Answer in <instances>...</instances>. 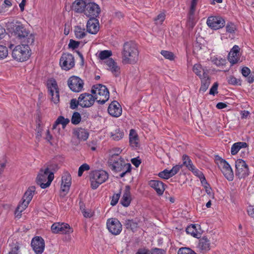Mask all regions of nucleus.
Instances as JSON below:
<instances>
[{"label": "nucleus", "instance_id": "obj_49", "mask_svg": "<svg viewBox=\"0 0 254 254\" xmlns=\"http://www.w3.org/2000/svg\"><path fill=\"white\" fill-rule=\"evenodd\" d=\"M80 101H79V98L78 100L75 98H73L70 102V108L71 109H75L77 108L78 106H80Z\"/></svg>", "mask_w": 254, "mask_h": 254}, {"label": "nucleus", "instance_id": "obj_43", "mask_svg": "<svg viewBox=\"0 0 254 254\" xmlns=\"http://www.w3.org/2000/svg\"><path fill=\"white\" fill-rule=\"evenodd\" d=\"M166 15L164 13L162 12L159 14L154 19L155 23L156 25H162L163 21L165 19Z\"/></svg>", "mask_w": 254, "mask_h": 254}, {"label": "nucleus", "instance_id": "obj_60", "mask_svg": "<svg viewBox=\"0 0 254 254\" xmlns=\"http://www.w3.org/2000/svg\"><path fill=\"white\" fill-rule=\"evenodd\" d=\"M131 162L136 167H138L141 163V160L139 159V157L134 158L131 159Z\"/></svg>", "mask_w": 254, "mask_h": 254}, {"label": "nucleus", "instance_id": "obj_41", "mask_svg": "<svg viewBox=\"0 0 254 254\" xmlns=\"http://www.w3.org/2000/svg\"><path fill=\"white\" fill-rule=\"evenodd\" d=\"M195 11H189L188 13V22L189 26L191 27H193L195 23Z\"/></svg>", "mask_w": 254, "mask_h": 254}, {"label": "nucleus", "instance_id": "obj_13", "mask_svg": "<svg viewBox=\"0 0 254 254\" xmlns=\"http://www.w3.org/2000/svg\"><path fill=\"white\" fill-rule=\"evenodd\" d=\"M71 184V177L70 174L66 172L62 177L61 191L60 196L64 197L68 193Z\"/></svg>", "mask_w": 254, "mask_h": 254}, {"label": "nucleus", "instance_id": "obj_58", "mask_svg": "<svg viewBox=\"0 0 254 254\" xmlns=\"http://www.w3.org/2000/svg\"><path fill=\"white\" fill-rule=\"evenodd\" d=\"M190 171H191L195 176L199 178V179H200L201 177H202V176L204 175L201 171H199L197 169H196L195 167H194V170L192 169Z\"/></svg>", "mask_w": 254, "mask_h": 254}, {"label": "nucleus", "instance_id": "obj_9", "mask_svg": "<svg viewBox=\"0 0 254 254\" xmlns=\"http://www.w3.org/2000/svg\"><path fill=\"white\" fill-rule=\"evenodd\" d=\"M61 68L65 70H68L74 66V59L73 55L69 53H64L60 61Z\"/></svg>", "mask_w": 254, "mask_h": 254}, {"label": "nucleus", "instance_id": "obj_37", "mask_svg": "<svg viewBox=\"0 0 254 254\" xmlns=\"http://www.w3.org/2000/svg\"><path fill=\"white\" fill-rule=\"evenodd\" d=\"M74 34L75 37L77 39H82L85 37L86 33L84 28H81L80 26L74 27Z\"/></svg>", "mask_w": 254, "mask_h": 254}, {"label": "nucleus", "instance_id": "obj_28", "mask_svg": "<svg viewBox=\"0 0 254 254\" xmlns=\"http://www.w3.org/2000/svg\"><path fill=\"white\" fill-rule=\"evenodd\" d=\"M130 189L129 186H126L125 190L121 200V204L125 207L129 206L131 202Z\"/></svg>", "mask_w": 254, "mask_h": 254}, {"label": "nucleus", "instance_id": "obj_33", "mask_svg": "<svg viewBox=\"0 0 254 254\" xmlns=\"http://www.w3.org/2000/svg\"><path fill=\"white\" fill-rule=\"evenodd\" d=\"M205 75L206 76L204 77V78L201 79V86L199 88L200 92H205L208 88L211 83L210 77L208 75V74H205Z\"/></svg>", "mask_w": 254, "mask_h": 254}, {"label": "nucleus", "instance_id": "obj_27", "mask_svg": "<svg viewBox=\"0 0 254 254\" xmlns=\"http://www.w3.org/2000/svg\"><path fill=\"white\" fill-rule=\"evenodd\" d=\"M74 136L81 141L86 140L89 136V133L85 129L81 127H77L73 130Z\"/></svg>", "mask_w": 254, "mask_h": 254}, {"label": "nucleus", "instance_id": "obj_48", "mask_svg": "<svg viewBox=\"0 0 254 254\" xmlns=\"http://www.w3.org/2000/svg\"><path fill=\"white\" fill-rule=\"evenodd\" d=\"M90 169V166L86 163H84L81 165L78 169V176L80 177L85 171H88Z\"/></svg>", "mask_w": 254, "mask_h": 254}, {"label": "nucleus", "instance_id": "obj_30", "mask_svg": "<svg viewBox=\"0 0 254 254\" xmlns=\"http://www.w3.org/2000/svg\"><path fill=\"white\" fill-rule=\"evenodd\" d=\"M198 247L199 249L204 253L210 250V241L206 237L204 236L199 240Z\"/></svg>", "mask_w": 254, "mask_h": 254}, {"label": "nucleus", "instance_id": "obj_6", "mask_svg": "<svg viewBox=\"0 0 254 254\" xmlns=\"http://www.w3.org/2000/svg\"><path fill=\"white\" fill-rule=\"evenodd\" d=\"M54 178L53 172H48L45 169L41 168L37 175L36 183L41 188L46 189L51 185Z\"/></svg>", "mask_w": 254, "mask_h": 254}, {"label": "nucleus", "instance_id": "obj_61", "mask_svg": "<svg viewBox=\"0 0 254 254\" xmlns=\"http://www.w3.org/2000/svg\"><path fill=\"white\" fill-rule=\"evenodd\" d=\"M242 74L245 77L248 76V75L250 74L251 71L250 69L247 67H244L242 69L241 71Z\"/></svg>", "mask_w": 254, "mask_h": 254}, {"label": "nucleus", "instance_id": "obj_56", "mask_svg": "<svg viewBox=\"0 0 254 254\" xmlns=\"http://www.w3.org/2000/svg\"><path fill=\"white\" fill-rule=\"evenodd\" d=\"M238 142L235 143L232 146L231 149V153L232 155L236 154L240 150V148Z\"/></svg>", "mask_w": 254, "mask_h": 254}, {"label": "nucleus", "instance_id": "obj_50", "mask_svg": "<svg viewBox=\"0 0 254 254\" xmlns=\"http://www.w3.org/2000/svg\"><path fill=\"white\" fill-rule=\"evenodd\" d=\"M228 82L229 84L232 85H241V80L237 79L232 75H230L228 77Z\"/></svg>", "mask_w": 254, "mask_h": 254}, {"label": "nucleus", "instance_id": "obj_53", "mask_svg": "<svg viewBox=\"0 0 254 254\" xmlns=\"http://www.w3.org/2000/svg\"><path fill=\"white\" fill-rule=\"evenodd\" d=\"M79 44L80 42L70 39L68 44V47L72 49H75L79 47Z\"/></svg>", "mask_w": 254, "mask_h": 254}, {"label": "nucleus", "instance_id": "obj_55", "mask_svg": "<svg viewBox=\"0 0 254 254\" xmlns=\"http://www.w3.org/2000/svg\"><path fill=\"white\" fill-rule=\"evenodd\" d=\"M138 135L133 137H130L129 138V143L132 147H137L138 145Z\"/></svg>", "mask_w": 254, "mask_h": 254}, {"label": "nucleus", "instance_id": "obj_4", "mask_svg": "<svg viewBox=\"0 0 254 254\" xmlns=\"http://www.w3.org/2000/svg\"><path fill=\"white\" fill-rule=\"evenodd\" d=\"M30 45L22 43L15 47L12 52V56L17 61L24 62L27 60L30 56Z\"/></svg>", "mask_w": 254, "mask_h": 254}, {"label": "nucleus", "instance_id": "obj_10", "mask_svg": "<svg viewBox=\"0 0 254 254\" xmlns=\"http://www.w3.org/2000/svg\"><path fill=\"white\" fill-rule=\"evenodd\" d=\"M107 227L110 233L115 235H119L122 230V225L117 218L108 219Z\"/></svg>", "mask_w": 254, "mask_h": 254}, {"label": "nucleus", "instance_id": "obj_63", "mask_svg": "<svg viewBox=\"0 0 254 254\" xmlns=\"http://www.w3.org/2000/svg\"><path fill=\"white\" fill-rule=\"evenodd\" d=\"M226 61L225 59H221L220 60L216 59L215 61V64L218 65H223L225 64Z\"/></svg>", "mask_w": 254, "mask_h": 254}, {"label": "nucleus", "instance_id": "obj_26", "mask_svg": "<svg viewBox=\"0 0 254 254\" xmlns=\"http://www.w3.org/2000/svg\"><path fill=\"white\" fill-rule=\"evenodd\" d=\"M87 2V0H76L72 4V8L76 12L84 13Z\"/></svg>", "mask_w": 254, "mask_h": 254}, {"label": "nucleus", "instance_id": "obj_57", "mask_svg": "<svg viewBox=\"0 0 254 254\" xmlns=\"http://www.w3.org/2000/svg\"><path fill=\"white\" fill-rule=\"evenodd\" d=\"M218 86V83L217 82H215L213 86L210 89L209 94L211 95H214L216 93H217V89Z\"/></svg>", "mask_w": 254, "mask_h": 254}, {"label": "nucleus", "instance_id": "obj_2", "mask_svg": "<svg viewBox=\"0 0 254 254\" xmlns=\"http://www.w3.org/2000/svg\"><path fill=\"white\" fill-rule=\"evenodd\" d=\"M14 35L21 43L32 45L35 41L34 35L30 34L22 24L15 25L13 27Z\"/></svg>", "mask_w": 254, "mask_h": 254}, {"label": "nucleus", "instance_id": "obj_17", "mask_svg": "<svg viewBox=\"0 0 254 254\" xmlns=\"http://www.w3.org/2000/svg\"><path fill=\"white\" fill-rule=\"evenodd\" d=\"M51 230L54 233H71L73 232L68 224L55 223L51 226Z\"/></svg>", "mask_w": 254, "mask_h": 254}, {"label": "nucleus", "instance_id": "obj_12", "mask_svg": "<svg viewBox=\"0 0 254 254\" xmlns=\"http://www.w3.org/2000/svg\"><path fill=\"white\" fill-rule=\"evenodd\" d=\"M101 12L99 6L94 2H87L84 14L89 18H97Z\"/></svg>", "mask_w": 254, "mask_h": 254}, {"label": "nucleus", "instance_id": "obj_19", "mask_svg": "<svg viewBox=\"0 0 254 254\" xmlns=\"http://www.w3.org/2000/svg\"><path fill=\"white\" fill-rule=\"evenodd\" d=\"M218 167L221 170L225 178L229 181H232L234 177L232 169L229 163L225 160L219 164Z\"/></svg>", "mask_w": 254, "mask_h": 254}, {"label": "nucleus", "instance_id": "obj_47", "mask_svg": "<svg viewBox=\"0 0 254 254\" xmlns=\"http://www.w3.org/2000/svg\"><path fill=\"white\" fill-rule=\"evenodd\" d=\"M178 254H197L190 248H182L179 250Z\"/></svg>", "mask_w": 254, "mask_h": 254}, {"label": "nucleus", "instance_id": "obj_45", "mask_svg": "<svg viewBox=\"0 0 254 254\" xmlns=\"http://www.w3.org/2000/svg\"><path fill=\"white\" fill-rule=\"evenodd\" d=\"M112 53L111 51L104 50L101 51L99 54V58L101 60H107L112 56Z\"/></svg>", "mask_w": 254, "mask_h": 254}, {"label": "nucleus", "instance_id": "obj_32", "mask_svg": "<svg viewBox=\"0 0 254 254\" xmlns=\"http://www.w3.org/2000/svg\"><path fill=\"white\" fill-rule=\"evenodd\" d=\"M36 188L35 186H31L29 187L27 191L24 194L22 200L24 201H26L28 203H30L31 200H32L34 192L35 191Z\"/></svg>", "mask_w": 254, "mask_h": 254}, {"label": "nucleus", "instance_id": "obj_42", "mask_svg": "<svg viewBox=\"0 0 254 254\" xmlns=\"http://www.w3.org/2000/svg\"><path fill=\"white\" fill-rule=\"evenodd\" d=\"M80 114L77 112H74L71 117V122L73 125H77L81 121Z\"/></svg>", "mask_w": 254, "mask_h": 254}, {"label": "nucleus", "instance_id": "obj_46", "mask_svg": "<svg viewBox=\"0 0 254 254\" xmlns=\"http://www.w3.org/2000/svg\"><path fill=\"white\" fill-rule=\"evenodd\" d=\"M203 70H205L202 68L201 65L199 64H195L192 68L193 71L197 75H200V73H202Z\"/></svg>", "mask_w": 254, "mask_h": 254}, {"label": "nucleus", "instance_id": "obj_25", "mask_svg": "<svg viewBox=\"0 0 254 254\" xmlns=\"http://www.w3.org/2000/svg\"><path fill=\"white\" fill-rule=\"evenodd\" d=\"M105 63L108 67V69L110 70L116 76L120 74V68L113 59L109 58L106 60Z\"/></svg>", "mask_w": 254, "mask_h": 254}, {"label": "nucleus", "instance_id": "obj_40", "mask_svg": "<svg viewBox=\"0 0 254 254\" xmlns=\"http://www.w3.org/2000/svg\"><path fill=\"white\" fill-rule=\"evenodd\" d=\"M69 123V120L67 118L65 119L63 116H59L56 120V124H61L63 128H64Z\"/></svg>", "mask_w": 254, "mask_h": 254}, {"label": "nucleus", "instance_id": "obj_15", "mask_svg": "<svg viewBox=\"0 0 254 254\" xmlns=\"http://www.w3.org/2000/svg\"><path fill=\"white\" fill-rule=\"evenodd\" d=\"M31 246L36 254H42L45 249V241L41 237L36 236L32 239Z\"/></svg>", "mask_w": 254, "mask_h": 254}, {"label": "nucleus", "instance_id": "obj_11", "mask_svg": "<svg viewBox=\"0 0 254 254\" xmlns=\"http://www.w3.org/2000/svg\"><path fill=\"white\" fill-rule=\"evenodd\" d=\"M236 175L239 178H244L249 175V168L246 162L242 159L236 161Z\"/></svg>", "mask_w": 254, "mask_h": 254}, {"label": "nucleus", "instance_id": "obj_51", "mask_svg": "<svg viewBox=\"0 0 254 254\" xmlns=\"http://www.w3.org/2000/svg\"><path fill=\"white\" fill-rule=\"evenodd\" d=\"M8 55V50L6 47L0 45V59L6 58Z\"/></svg>", "mask_w": 254, "mask_h": 254}, {"label": "nucleus", "instance_id": "obj_16", "mask_svg": "<svg viewBox=\"0 0 254 254\" xmlns=\"http://www.w3.org/2000/svg\"><path fill=\"white\" fill-rule=\"evenodd\" d=\"M207 24L211 29L217 30L225 26L224 19L219 16H210L207 20Z\"/></svg>", "mask_w": 254, "mask_h": 254}, {"label": "nucleus", "instance_id": "obj_62", "mask_svg": "<svg viewBox=\"0 0 254 254\" xmlns=\"http://www.w3.org/2000/svg\"><path fill=\"white\" fill-rule=\"evenodd\" d=\"M197 0H192L189 11H195Z\"/></svg>", "mask_w": 254, "mask_h": 254}, {"label": "nucleus", "instance_id": "obj_38", "mask_svg": "<svg viewBox=\"0 0 254 254\" xmlns=\"http://www.w3.org/2000/svg\"><path fill=\"white\" fill-rule=\"evenodd\" d=\"M20 244L17 242L13 243L11 245V249L8 254H19Z\"/></svg>", "mask_w": 254, "mask_h": 254}, {"label": "nucleus", "instance_id": "obj_31", "mask_svg": "<svg viewBox=\"0 0 254 254\" xmlns=\"http://www.w3.org/2000/svg\"><path fill=\"white\" fill-rule=\"evenodd\" d=\"M57 158H54L53 160L50 161L49 162L47 163L45 167H46L45 169L46 171L48 172H53L57 171L59 167L58 166V164L56 161Z\"/></svg>", "mask_w": 254, "mask_h": 254}, {"label": "nucleus", "instance_id": "obj_8", "mask_svg": "<svg viewBox=\"0 0 254 254\" xmlns=\"http://www.w3.org/2000/svg\"><path fill=\"white\" fill-rule=\"evenodd\" d=\"M48 89L51 96V101L54 104H58L60 102V93L56 80H51L48 83Z\"/></svg>", "mask_w": 254, "mask_h": 254}, {"label": "nucleus", "instance_id": "obj_59", "mask_svg": "<svg viewBox=\"0 0 254 254\" xmlns=\"http://www.w3.org/2000/svg\"><path fill=\"white\" fill-rule=\"evenodd\" d=\"M127 170L125 172H123L120 175L121 178L124 177L127 173H129L131 170V166L130 163H127Z\"/></svg>", "mask_w": 254, "mask_h": 254}, {"label": "nucleus", "instance_id": "obj_24", "mask_svg": "<svg viewBox=\"0 0 254 254\" xmlns=\"http://www.w3.org/2000/svg\"><path fill=\"white\" fill-rule=\"evenodd\" d=\"M149 185L154 189L159 195L163 194L165 190L164 184L159 180H151L149 182Z\"/></svg>", "mask_w": 254, "mask_h": 254}, {"label": "nucleus", "instance_id": "obj_34", "mask_svg": "<svg viewBox=\"0 0 254 254\" xmlns=\"http://www.w3.org/2000/svg\"><path fill=\"white\" fill-rule=\"evenodd\" d=\"M188 234H190L195 238H198L200 236V233L198 232L195 224H191L188 226L186 230Z\"/></svg>", "mask_w": 254, "mask_h": 254}, {"label": "nucleus", "instance_id": "obj_44", "mask_svg": "<svg viewBox=\"0 0 254 254\" xmlns=\"http://www.w3.org/2000/svg\"><path fill=\"white\" fill-rule=\"evenodd\" d=\"M29 203L26 201H24V200H22V202L17 206L15 210V213H21L24 210H25L27 208Z\"/></svg>", "mask_w": 254, "mask_h": 254}, {"label": "nucleus", "instance_id": "obj_18", "mask_svg": "<svg viewBox=\"0 0 254 254\" xmlns=\"http://www.w3.org/2000/svg\"><path fill=\"white\" fill-rule=\"evenodd\" d=\"M80 101V106L83 108H88L92 106L95 102V98L93 95L91 94L84 93L80 94L79 96Z\"/></svg>", "mask_w": 254, "mask_h": 254}, {"label": "nucleus", "instance_id": "obj_14", "mask_svg": "<svg viewBox=\"0 0 254 254\" xmlns=\"http://www.w3.org/2000/svg\"><path fill=\"white\" fill-rule=\"evenodd\" d=\"M67 84L72 91L78 92L83 88L84 83L79 77L72 76L68 79Z\"/></svg>", "mask_w": 254, "mask_h": 254}, {"label": "nucleus", "instance_id": "obj_39", "mask_svg": "<svg viewBox=\"0 0 254 254\" xmlns=\"http://www.w3.org/2000/svg\"><path fill=\"white\" fill-rule=\"evenodd\" d=\"M161 54L166 59L170 61H173L175 59V56L173 53L170 51L162 50Z\"/></svg>", "mask_w": 254, "mask_h": 254}, {"label": "nucleus", "instance_id": "obj_36", "mask_svg": "<svg viewBox=\"0 0 254 254\" xmlns=\"http://www.w3.org/2000/svg\"><path fill=\"white\" fill-rule=\"evenodd\" d=\"M124 135V132L123 130H121L120 128H118L113 131L111 132V136L113 139L116 141H119L123 138Z\"/></svg>", "mask_w": 254, "mask_h": 254}, {"label": "nucleus", "instance_id": "obj_23", "mask_svg": "<svg viewBox=\"0 0 254 254\" xmlns=\"http://www.w3.org/2000/svg\"><path fill=\"white\" fill-rule=\"evenodd\" d=\"M240 48L237 45H235L228 54V61L232 64L237 63L240 60Z\"/></svg>", "mask_w": 254, "mask_h": 254}, {"label": "nucleus", "instance_id": "obj_5", "mask_svg": "<svg viewBox=\"0 0 254 254\" xmlns=\"http://www.w3.org/2000/svg\"><path fill=\"white\" fill-rule=\"evenodd\" d=\"M109 177L108 174L103 170H95L89 174L91 187L92 189H96L100 185L104 183Z\"/></svg>", "mask_w": 254, "mask_h": 254}, {"label": "nucleus", "instance_id": "obj_54", "mask_svg": "<svg viewBox=\"0 0 254 254\" xmlns=\"http://www.w3.org/2000/svg\"><path fill=\"white\" fill-rule=\"evenodd\" d=\"M120 194L121 191L118 193L114 194L113 195V196H112V200L111 201V205L115 206L118 203L120 197Z\"/></svg>", "mask_w": 254, "mask_h": 254}, {"label": "nucleus", "instance_id": "obj_64", "mask_svg": "<svg viewBox=\"0 0 254 254\" xmlns=\"http://www.w3.org/2000/svg\"><path fill=\"white\" fill-rule=\"evenodd\" d=\"M248 214L252 217L254 218V207L253 206H250L248 209Z\"/></svg>", "mask_w": 254, "mask_h": 254}, {"label": "nucleus", "instance_id": "obj_1", "mask_svg": "<svg viewBox=\"0 0 254 254\" xmlns=\"http://www.w3.org/2000/svg\"><path fill=\"white\" fill-rule=\"evenodd\" d=\"M124 64H135L138 60L139 52L135 43L132 41L125 42L122 51Z\"/></svg>", "mask_w": 254, "mask_h": 254}, {"label": "nucleus", "instance_id": "obj_52", "mask_svg": "<svg viewBox=\"0 0 254 254\" xmlns=\"http://www.w3.org/2000/svg\"><path fill=\"white\" fill-rule=\"evenodd\" d=\"M226 31L230 33L234 32L236 30L235 25L232 22H229L227 23L226 26Z\"/></svg>", "mask_w": 254, "mask_h": 254}, {"label": "nucleus", "instance_id": "obj_29", "mask_svg": "<svg viewBox=\"0 0 254 254\" xmlns=\"http://www.w3.org/2000/svg\"><path fill=\"white\" fill-rule=\"evenodd\" d=\"M139 222V220L136 218L132 219H127L124 223V226L126 229L134 231L138 227Z\"/></svg>", "mask_w": 254, "mask_h": 254}, {"label": "nucleus", "instance_id": "obj_3", "mask_svg": "<svg viewBox=\"0 0 254 254\" xmlns=\"http://www.w3.org/2000/svg\"><path fill=\"white\" fill-rule=\"evenodd\" d=\"M91 93L96 101L101 105L105 104L109 98V91L106 86L101 84L93 85Z\"/></svg>", "mask_w": 254, "mask_h": 254}, {"label": "nucleus", "instance_id": "obj_20", "mask_svg": "<svg viewBox=\"0 0 254 254\" xmlns=\"http://www.w3.org/2000/svg\"><path fill=\"white\" fill-rule=\"evenodd\" d=\"M183 165H176L174 166L170 170L165 169L158 174V176L164 179H168L177 174L180 170L182 168Z\"/></svg>", "mask_w": 254, "mask_h": 254}, {"label": "nucleus", "instance_id": "obj_7", "mask_svg": "<svg viewBox=\"0 0 254 254\" xmlns=\"http://www.w3.org/2000/svg\"><path fill=\"white\" fill-rule=\"evenodd\" d=\"M109 167L114 172H120L127 167L124 159L118 154H113L108 161Z\"/></svg>", "mask_w": 254, "mask_h": 254}, {"label": "nucleus", "instance_id": "obj_22", "mask_svg": "<svg viewBox=\"0 0 254 254\" xmlns=\"http://www.w3.org/2000/svg\"><path fill=\"white\" fill-rule=\"evenodd\" d=\"M99 22L97 18H89L86 24V30L91 34H96L99 30Z\"/></svg>", "mask_w": 254, "mask_h": 254}, {"label": "nucleus", "instance_id": "obj_21", "mask_svg": "<svg viewBox=\"0 0 254 254\" xmlns=\"http://www.w3.org/2000/svg\"><path fill=\"white\" fill-rule=\"evenodd\" d=\"M108 111L109 114L113 117H119L122 113L121 106L117 101H113L109 105Z\"/></svg>", "mask_w": 254, "mask_h": 254}, {"label": "nucleus", "instance_id": "obj_35", "mask_svg": "<svg viewBox=\"0 0 254 254\" xmlns=\"http://www.w3.org/2000/svg\"><path fill=\"white\" fill-rule=\"evenodd\" d=\"M182 160L183 162L182 164L183 166H186V168L190 171L192 169L194 170V166L193 165L191 159L188 155L184 154L182 156Z\"/></svg>", "mask_w": 254, "mask_h": 254}]
</instances>
